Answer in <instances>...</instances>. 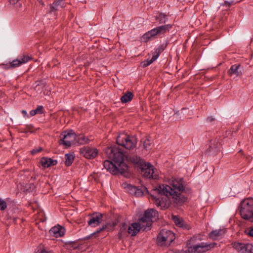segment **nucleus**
<instances>
[{
	"instance_id": "37998d69",
	"label": "nucleus",
	"mask_w": 253,
	"mask_h": 253,
	"mask_svg": "<svg viewBox=\"0 0 253 253\" xmlns=\"http://www.w3.org/2000/svg\"><path fill=\"white\" fill-rule=\"evenodd\" d=\"M40 253H49L48 252L45 251L44 249L42 250L41 251V252H39Z\"/></svg>"
},
{
	"instance_id": "393cba45",
	"label": "nucleus",
	"mask_w": 253,
	"mask_h": 253,
	"mask_svg": "<svg viewBox=\"0 0 253 253\" xmlns=\"http://www.w3.org/2000/svg\"><path fill=\"white\" fill-rule=\"evenodd\" d=\"M43 113V107L42 105L38 106L35 110H31L30 114L31 116H34L36 114H42Z\"/></svg>"
},
{
	"instance_id": "bb28decb",
	"label": "nucleus",
	"mask_w": 253,
	"mask_h": 253,
	"mask_svg": "<svg viewBox=\"0 0 253 253\" xmlns=\"http://www.w3.org/2000/svg\"><path fill=\"white\" fill-rule=\"evenodd\" d=\"M158 58L157 55H153L151 60H145L141 63L142 67L145 68L152 64L154 61L157 60Z\"/></svg>"
},
{
	"instance_id": "5701e85b",
	"label": "nucleus",
	"mask_w": 253,
	"mask_h": 253,
	"mask_svg": "<svg viewBox=\"0 0 253 253\" xmlns=\"http://www.w3.org/2000/svg\"><path fill=\"white\" fill-rule=\"evenodd\" d=\"M126 188V190L132 194L137 195V192L139 193V190L137 188V187L132 186L131 184H127L126 186L125 187Z\"/></svg>"
},
{
	"instance_id": "7ed1b4c3",
	"label": "nucleus",
	"mask_w": 253,
	"mask_h": 253,
	"mask_svg": "<svg viewBox=\"0 0 253 253\" xmlns=\"http://www.w3.org/2000/svg\"><path fill=\"white\" fill-rule=\"evenodd\" d=\"M200 235L193 236L187 244L186 253H204L214 247L216 243L209 244L207 242H199L201 241Z\"/></svg>"
},
{
	"instance_id": "473e14b6",
	"label": "nucleus",
	"mask_w": 253,
	"mask_h": 253,
	"mask_svg": "<svg viewBox=\"0 0 253 253\" xmlns=\"http://www.w3.org/2000/svg\"><path fill=\"white\" fill-rule=\"evenodd\" d=\"M144 147L147 150L150 149L151 146V140L149 138H146L143 143Z\"/></svg>"
},
{
	"instance_id": "f8f14e48",
	"label": "nucleus",
	"mask_w": 253,
	"mask_h": 253,
	"mask_svg": "<svg viewBox=\"0 0 253 253\" xmlns=\"http://www.w3.org/2000/svg\"><path fill=\"white\" fill-rule=\"evenodd\" d=\"M234 248L238 253H253V246L251 244L245 243H235Z\"/></svg>"
},
{
	"instance_id": "72a5a7b5",
	"label": "nucleus",
	"mask_w": 253,
	"mask_h": 253,
	"mask_svg": "<svg viewBox=\"0 0 253 253\" xmlns=\"http://www.w3.org/2000/svg\"><path fill=\"white\" fill-rule=\"evenodd\" d=\"M245 232L247 235L253 237V226L248 228Z\"/></svg>"
},
{
	"instance_id": "dca6fc26",
	"label": "nucleus",
	"mask_w": 253,
	"mask_h": 253,
	"mask_svg": "<svg viewBox=\"0 0 253 253\" xmlns=\"http://www.w3.org/2000/svg\"><path fill=\"white\" fill-rule=\"evenodd\" d=\"M225 228H220L212 231L209 233V237L214 240H218L221 238L225 233Z\"/></svg>"
},
{
	"instance_id": "c85d7f7f",
	"label": "nucleus",
	"mask_w": 253,
	"mask_h": 253,
	"mask_svg": "<svg viewBox=\"0 0 253 253\" xmlns=\"http://www.w3.org/2000/svg\"><path fill=\"white\" fill-rule=\"evenodd\" d=\"M152 36H151V34H149V32H147L146 33H145L141 38V41L142 42H147L150 39L152 38Z\"/></svg>"
},
{
	"instance_id": "412c9836",
	"label": "nucleus",
	"mask_w": 253,
	"mask_h": 253,
	"mask_svg": "<svg viewBox=\"0 0 253 253\" xmlns=\"http://www.w3.org/2000/svg\"><path fill=\"white\" fill-rule=\"evenodd\" d=\"M133 97V95L131 92L127 91L121 97V101L123 103H126L131 101Z\"/></svg>"
},
{
	"instance_id": "2f4dec72",
	"label": "nucleus",
	"mask_w": 253,
	"mask_h": 253,
	"mask_svg": "<svg viewBox=\"0 0 253 253\" xmlns=\"http://www.w3.org/2000/svg\"><path fill=\"white\" fill-rule=\"evenodd\" d=\"M7 208V203L3 199L0 198V210L4 211Z\"/></svg>"
},
{
	"instance_id": "f704fd0d",
	"label": "nucleus",
	"mask_w": 253,
	"mask_h": 253,
	"mask_svg": "<svg viewBox=\"0 0 253 253\" xmlns=\"http://www.w3.org/2000/svg\"><path fill=\"white\" fill-rule=\"evenodd\" d=\"M163 46L162 45H160L155 49V53L154 55H157L159 57V54L164 50Z\"/></svg>"
},
{
	"instance_id": "de8ad7c7",
	"label": "nucleus",
	"mask_w": 253,
	"mask_h": 253,
	"mask_svg": "<svg viewBox=\"0 0 253 253\" xmlns=\"http://www.w3.org/2000/svg\"><path fill=\"white\" fill-rule=\"evenodd\" d=\"M36 253H40L39 252H36Z\"/></svg>"
},
{
	"instance_id": "ea45409f",
	"label": "nucleus",
	"mask_w": 253,
	"mask_h": 253,
	"mask_svg": "<svg viewBox=\"0 0 253 253\" xmlns=\"http://www.w3.org/2000/svg\"><path fill=\"white\" fill-rule=\"evenodd\" d=\"M19 0H9V2L12 4L16 3Z\"/></svg>"
},
{
	"instance_id": "c756f323",
	"label": "nucleus",
	"mask_w": 253,
	"mask_h": 253,
	"mask_svg": "<svg viewBox=\"0 0 253 253\" xmlns=\"http://www.w3.org/2000/svg\"><path fill=\"white\" fill-rule=\"evenodd\" d=\"M108 225H109L108 224H106L102 226L101 227L99 228V229H98L96 231H95L94 233L91 234L90 235L89 237H87L86 238V239H88L90 237L96 235V234L101 232V231H103L104 230L107 229Z\"/></svg>"
},
{
	"instance_id": "4be33fe9",
	"label": "nucleus",
	"mask_w": 253,
	"mask_h": 253,
	"mask_svg": "<svg viewBox=\"0 0 253 253\" xmlns=\"http://www.w3.org/2000/svg\"><path fill=\"white\" fill-rule=\"evenodd\" d=\"M172 219L175 224L178 227H182L185 229H189L187 225L185 224L183 220L178 217L174 216Z\"/></svg>"
},
{
	"instance_id": "0eeeda50",
	"label": "nucleus",
	"mask_w": 253,
	"mask_h": 253,
	"mask_svg": "<svg viewBox=\"0 0 253 253\" xmlns=\"http://www.w3.org/2000/svg\"><path fill=\"white\" fill-rule=\"evenodd\" d=\"M175 239L174 234L170 230H162L157 237L158 244L169 246Z\"/></svg>"
},
{
	"instance_id": "f03ea898",
	"label": "nucleus",
	"mask_w": 253,
	"mask_h": 253,
	"mask_svg": "<svg viewBox=\"0 0 253 253\" xmlns=\"http://www.w3.org/2000/svg\"><path fill=\"white\" fill-rule=\"evenodd\" d=\"M105 152L108 157L112 161L106 160L104 162V167L113 174L119 173L123 174L128 170V167L124 161L123 152L117 146L107 148Z\"/></svg>"
},
{
	"instance_id": "a211bd4d",
	"label": "nucleus",
	"mask_w": 253,
	"mask_h": 253,
	"mask_svg": "<svg viewBox=\"0 0 253 253\" xmlns=\"http://www.w3.org/2000/svg\"><path fill=\"white\" fill-rule=\"evenodd\" d=\"M172 25L171 24H167L165 25L160 26L156 28L158 36L163 35L171 28Z\"/></svg>"
},
{
	"instance_id": "4468645a",
	"label": "nucleus",
	"mask_w": 253,
	"mask_h": 253,
	"mask_svg": "<svg viewBox=\"0 0 253 253\" xmlns=\"http://www.w3.org/2000/svg\"><path fill=\"white\" fill-rule=\"evenodd\" d=\"M65 229L61 226H55L49 230L50 235L57 238L63 236L65 234Z\"/></svg>"
},
{
	"instance_id": "4c0bfd02",
	"label": "nucleus",
	"mask_w": 253,
	"mask_h": 253,
	"mask_svg": "<svg viewBox=\"0 0 253 253\" xmlns=\"http://www.w3.org/2000/svg\"><path fill=\"white\" fill-rule=\"evenodd\" d=\"M234 4V1L231 0L230 1H225L224 2V3L222 4L223 6H225L227 7L230 6L231 5Z\"/></svg>"
},
{
	"instance_id": "58836bf2",
	"label": "nucleus",
	"mask_w": 253,
	"mask_h": 253,
	"mask_svg": "<svg viewBox=\"0 0 253 253\" xmlns=\"http://www.w3.org/2000/svg\"><path fill=\"white\" fill-rule=\"evenodd\" d=\"M58 4L59 3L58 1L53 2L50 6L51 11H52L53 10H56Z\"/></svg>"
},
{
	"instance_id": "2eb2a0df",
	"label": "nucleus",
	"mask_w": 253,
	"mask_h": 253,
	"mask_svg": "<svg viewBox=\"0 0 253 253\" xmlns=\"http://www.w3.org/2000/svg\"><path fill=\"white\" fill-rule=\"evenodd\" d=\"M243 68L240 64H234L231 66L228 71V74L230 76L238 77L242 74Z\"/></svg>"
},
{
	"instance_id": "6e6552de",
	"label": "nucleus",
	"mask_w": 253,
	"mask_h": 253,
	"mask_svg": "<svg viewBox=\"0 0 253 253\" xmlns=\"http://www.w3.org/2000/svg\"><path fill=\"white\" fill-rule=\"evenodd\" d=\"M142 224L139 221L138 223H132L128 226L126 223H123L121 228L119 234L120 236H122L127 233L132 236H135L138 233L141 228L144 229V228H142L143 226Z\"/></svg>"
},
{
	"instance_id": "423d86ee",
	"label": "nucleus",
	"mask_w": 253,
	"mask_h": 253,
	"mask_svg": "<svg viewBox=\"0 0 253 253\" xmlns=\"http://www.w3.org/2000/svg\"><path fill=\"white\" fill-rule=\"evenodd\" d=\"M158 216V211L154 209H150L146 210L142 215L139 218V222L142 224V228L144 230L150 229L152 225V222L154 219H156Z\"/></svg>"
},
{
	"instance_id": "79ce46f5",
	"label": "nucleus",
	"mask_w": 253,
	"mask_h": 253,
	"mask_svg": "<svg viewBox=\"0 0 253 253\" xmlns=\"http://www.w3.org/2000/svg\"><path fill=\"white\" fill-rule=\"evenodd\" d=\"M22 113L23 114V115L24 117H25L27 115V113L26 111H25V110H22Z\"/></svg>"
},
{
	"instance_id": "f3484780",
	"label": "nucleus",
	"mask_w": 253,
	"mask_h": 253,
	"mask_svg": "<svg viewBox=\"0 0 253 253\" xmlns=\"http://www.w3.org/2000/svg\"><path fill=\"white\" fill-rule=\"evenodd\" d=\"M41 163L42 166L44 168H48L50 166L56 165L57 161L51 158H42L41 160Z\"/></svg>"
},
{
	"instance_id": "b1692460",
	"label": "nucleus",
	"mask_w": 253,
	"mask_h": 253,
	"mask_svg": "<svg viewBox=\"0 0 253 253\" xmlns=\"http://www.w3.org/2000/svg\"><path fill=\"white\" fill-rule=\"evenodd\" d=\"M156 19L158 21L159 24L165 23L167 19V15L163 13H159L156 16Z\"/></svg>"
},
{
	"instance_id": "a19ab883",
	"label": "nucleus",
	"mask_w": 253,
	"mask_h": 253,
	"mask_svg": "<svg viewBox=\"0 0 253 253\" xmlns=\"http://www.w3.org/2000/svg\"><path fill=\"white\" fill-rule=\"evenodd\" d=\"M207 121L208 122H212L214 120V118H213V117H209L208 118H207Z\"/></svg>"
},
{
	"instance_id": "cd10ccee",
	"label": "nucleus",
	"mask_w": 253,
	"mask_h": 253,
	"mask_svg": "<svg viewBox=\"0 0 253 253\" xmlns=\"http://www.w3.org/2000/svg\"><path fill=\"white\" fill-rule=\"evenodd\" d=\"M18 58H19L21 65L26 63L29 61H30L32 59L31 57L29 56L28 55H24V54H23L21 56H19Z\"/></svg>"
},
{
	"instance_id": "20e7f679",
	"label": "nucleus",
	"mask_w": 253,
	"mask_h": 253,
	"mask_svg": "<svg viewBox=\"0 0 253 253\" xmlns=\"http://www.w3.org/2000/svg\"><path fill=\"white\" fill-rule=\"evenodd\" d=\"M240 213L243 218L253 222V198H249L242 202Z\"/></svg>"
},
{
	"instance_id": "9b49d317",
	"label": "nucleus",
	"mask_w": 253,
	"mask_h": 253,
	"mask_svg": "<svg viewBox=\"0 0 253 253\" xmlns=\"http://www.w3.org/2000/svg\"><path fill=\"white\" fill-rule=\"evenodd\" d=\"M80 153L85 158L91 159L97 156L98 151L95 148L84 146L80 148Z\"/></svg>"
},
{
	"instance_id": "1a4fd4ad",
	"label": "nucleus",
	"mask_w": 253,
	"mask_h": 253,
	"mask_svg": "<svg viewBox=\"0 0 253 253\" xmlns=\"http://www.w3.org/2000/svg\"><path fill=\"white\" fill-rule=\"evenodd\" d=\"M60 144L64 145L66 147L76 145V134L72 130L64 131L60 135Z\"/></svg>"
},
{
	"instance_id": "6ab92c4d",
	"label": "nucleus",
	"mask_w": 253,
	"mask_h": 253,
	"mask_svg": "<svg viewBox=\"0 0 253 253\" xmlns=\"http://www.w3.org/2000/svg\"><path fill=\"white\" fill-rule=\"evenodd\" d=\"M76 145H84L88 143L90 140L87 137L83 135H76Z\"/></svg>"
},
{
	"instance_id": "a18cd8bd",
	"label": "nucleus",
	"mask_w": 253,
	"mask_h": 253,
	"mask_svg": "<svg viewBox=\"0 0 253 253\" xmlns=\"http://www.w3.org/2000/svg\"><path fill=\"white\" fill-rule=\"evenodd\" d=\"M169 253H175L172 251L169 252Z\"/></svg>"
},
{
	"instance_id": "c9c22d12",
	"label": "nucleus",
	"mask_w": 253,
	"mask_h": 253,
	"mask_svg": "<svg viewBox=\"0 0 253 253\" xmlns=\"http://www.w3.org/2000/svg\"><path fill=\"white\" fill-rule=\"evenodd\" d=\"M42 150V148L41 147H39L38 148H36L34 149H33L31 152L32 155H35L40 152H41Z\"/></svg>"
},
{
	"instance_id": "49530a36",
	"label": "nucleus",
	"mask_w": 253,
	"mask_h": 253,
	"mask_svg": "<svg viewBox=\"0 0 253 253\" xmlns=\"http://www.w3.org/2000/svg\"><path fill=\"white\" fill-rule=\"evenodd\" d=\"M40 3L42 4V5H43V3L42 2V1H41L40 2Z\"/></svg>"
},
{
	"instance_id": "7c9ffc66",
	"label": "nucleus",
	"mask_w": 253,
	"mask_h": 253,
	"mask_svg": "<svg viewBox=\"0 0 253 253\" xmlns=\"http://www.w3.org/2000/svg\"><path fill=\"white\" fill-rule=\"evenodd\" d=\"M10 66L12 68H15L21 65V62L19 61V58L13 60L10 63Z\"/></svg>"
},
{
	"instance_id": "39448f33",
	"label": "nucleus",
	"mask_w": 253,
	"mask_h": 253,
	"mask_svg": "<svg viewBox=\"0 0 253 253\" xmlns=\"http://www.w3.org/2000/svg\"><path fill=\"white\" fill-rule=\"evenodd\" d=\"M116 141L119 145L128 150L134 149L137 144V139L135 137L125 133L120 134L117 137Z\"/></svg>"
},
{
	"instance_id": "e433bc0d",
	"label": "nucleus",
	"mask_w": 253,
	"mask_h": 253,
	"mask_svg": "<svg viewBox=\"0 0 253 253\" xmlns=\"http://www.w3.org/2000/svg\"><path fill=\"white\" fill-rule=\"evenodd\" d=\"M149 34H151V36H152L153 38H154L156 36H158L156 28L149 31Z\"/></svg>"
},
{
	"instance_id": "f257e3e1",
	"label": "nucleus",
	"mask_w": 253,
	"mask_h": 253,
	"mask_svg": "<svg viewBox=\"0 0 253 253\" xmlns=\"http://www.w3.org/2000/svg\"><path fill=\"white\" fill-rule=\"evenodd\" d=\"M169 185H160L158 188L151 191L150 199L158 208L161 210L168 209L171 201L169 196L173 199V202L180 204L182 202L181 193L184 191V181L182 178H172Z\"/></svg>"
},
{
	"instance_id": "9d476101",
	"label": "nucleus",
	"mask_w": 253,
	"mask_h": 253,
	"mask_svg": "<svg viewBox=\"0 0 253 253\" xmlns=\"http://www.w3.org/2000/svg\"><path fill=\"white\" fill-rule=\"evenodd\" d=\"M141 174L146 177L156 179L158 177L157 170L150 163H144L140 168Z\"/></svg>"
},
{
	"instance_id": "a878e982",
	"label": "nucleus",
	"mask_w": 253,
	"mask_h": 253,
	"mask_svg": "<svg viewBox=\"0 0 253 253\" xmlns=\"http://www.w3.org/2000/svg\"><path fill=\"white\" fill-rule=\"evenodd\" d=\"M65 165L67 166H70L74 160V156L71 154H66L65 155Z\"/></svg>"
},
{
	"instance_id": "ddd939ff",
	"label": "nucleus",
	"mask_w": 253,
	"mask_h": 253,
	"mask_svg": "<svg viewBox=\"0 0 253 253\" xmlns=\"http://www.w3.org/2000/svg\"><path fill=\"white\" fill-rule=\"evenodd\" d=\"M103 215L100 213H95L91 215L87 221L88 225L92 227H95L99 225L102 221Z\"/></svg>"
},
{
	"instance_id": "aec40b11",
	"label": "nucleus",
	"mask_w": 253,
	"mask_h": 253,
	"mask_svg": "<svg viewBox=\"0 0 253 253\" xmlns=\"http://www.w3.org/2000/svg\"><path fill=\"white\" fill-rule=\"evenodd\" d=\"M130 162L134 164L136 166L140 168L145 162L136 156H133L128 158Z\"/></svg>"
},
{
	"instance_id": "c03bdc74",
	"label": "nucleus",
	"mask_w": 253,
	"mask_h": 253,
	"mask_svg": "<svg viewBox=\"0 0 253 253\" xmlns=\"http://www.w3.org/2000/svg\"><path fill=\"white\" fill-rule=\"evenodd\" d=\"M2 92L0 90V97L2 96Z\"/></svg>"
}]
</instances>
